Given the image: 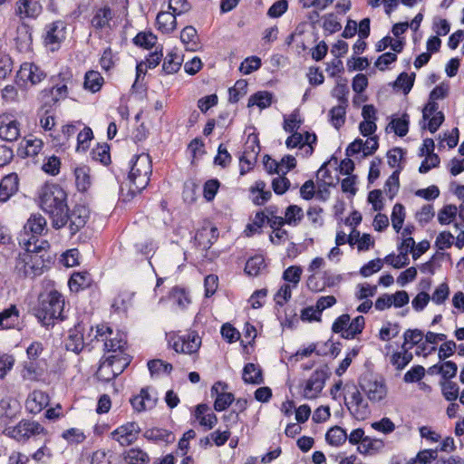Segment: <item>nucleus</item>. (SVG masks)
I'll use <instances>...</instances> for the list:
<instances>
[{
    "instance_id": "nucleus-59",
    "label": "nucleus",
    "mask_w": 464,
    "mask_h": 464,
    "mask_svg": "<svg viewBox=\"0 0 464 464\" xmlns=\"http://www.w3.org/2000/svg\"><path fill=\"white\" fill-rule=\"evenodd\" d=\"M424 334L419 329L407 330L404 334V343L401 348H404L410 344L409 348H412L414 345L419 344L423 340Z\"/></svg>"
},
{
    "instance_id": "nucleus-62",
    "label": "nucleus",
    "mask_w": 464,
    "mask_h": 464,
    "mask_svg": "<svg viewBox=\"0 0 464 464\" xmlns=\"http://www.w3.org/2000/svg\"><path fill=\"white\" fill-rule=\"evenodd\" d=\"M62 437L72 444H79L85 440L86 436L83 431L77 428H71L64 430L62 434Z\"/></svg>"
},
{
    "instance_id": "nucleus-37",
    "label": "nucleus",
    "mask_w": 464,
    "mask_h": 464,
    "mask_svg": "<svg viewBox=\"0 0 464 464\" xmlns=\"http://www.w3.org/2000/svg\"><path fill=\"white\" fill-rule=\"evenodd\" d=\"M104 82L103 77L97 71H88L84 76L83 87L92 92H97L101 90Z\"/></svg>"
},
{
    "instance_id": "nucleus-1",
    "label": "nucleus",
    "mask_w": 464,
    "mask_h": 464,
    "mask_svg": "<svg viewBox=\"0 0 464 464\" xmlns=\"http://www.w3.org/2000/svg\"><path fill=\"white\" fill-rule=\"evenodd\" d=\"M38 201L41 209L49 216L53 227L60 229L66 225L67 193L60 185H43L38 191Z\"/></svg>"
},
{
    "instance_id": "nucleus-23",
    "label": "nucleus",
    "mask_w": 464,
    "mask_h": 464,
    "mask_svg": "<svg viewBox=\"0 0 464 464\" xmlns=\"http://www.w3.org/2000/svg\"><path fill=\"white\" fill-rule=\"evenodd\" d=\"M194 417L205 430H211L218 423V417L207 404H198L194 411Z\"/></svg>"
},
{
    "instance_id": "nucleus-52",
    "label": "nucleus",
    "mask_w": 464,
    "mask_h": 464,
    "mask_svg": "<svg viewBox=\"0 0 464 464\" xmlns=\"http://www.w3.org/2000/svg\"><path fill=\"white\" fill-rule=\"evenodd\" d=\"M458 213V208L455 205L449 204L444 206L438 213V221L440 225L450 224Z\"/></svg>"
},
{
    "instance_id": "nucleus-64",
    "label": "nucleus",
    "mask_w": 464,
    "mask_h": 464,
    "mask_svg": "<svg viewBox=\"0 0 464 464\" xmlns=\"http://www.w3.org/2000/svg\"><path fill=\"white\" fill-rule=\"evenodd\" d=\"M60 168H61V160L58 157H56L54 155L48 157L44 160V162L42 166V169L45 173L52 175V176H56L57 174H59Z\"/></svg>"
},
{
    "instance_id": "nucleus-15",
    "label": "nucleus",
    "mask_w": 464,
    "mask_h": 464,
    "mask_svg": "<svg viewBox=\"0 0 464 464\" xmlns=\"http://www.w3.org/2000/svg\"><path fill=\"white\" fill-rule=\"evenodd\" d=\"M20 136V123L13 115L4 113L0 115V139L6 141H14Z\"/></svg>"
},
{
    "instance_id": "nucleus-53",
    "label": "nucleus",
    "mask_w": 464,
    "mask_h": 464,
    "mask_svg": "<svg viewBox=\"0 0 464 464\" xmlns=\"http://www.w3.org/2000/svg\"><path fill=\"white\" fill-rule=\"evenodd\" d=\"M148 368L152 376L160 375L163 373H170L172 371V365L165 362L162 360H151L148 362Z\"/></svg>"
},
{
    "instance_id": "nucleus-32",
    "label": "nucleus",
    "mask_w": 464,
    "mask_h": 464,
    "mask_svg": "<svg viewBox=\"0 0 464 464\" xmlns=\"http://www.w3.org/2000/svg\"><path fill=\"white\" fill-rule=\"evenodd\" d=\"M176 16L171 12H160L156 18L158 29L164 34L173 32L177 25Z\"/></svg>"
},
{
    "instance_id": "nucleus-22",
    "label": "nucleus",
    "mask_w": 464,
    "mask_h": 464,
    "mask_svg": "<svg viewBox=\"0 0 464 464\" xmlns=\"http://www.w3.org/2000/svg\"><path fill=\"white\" fill-rule=\"evenodd\" d=\"M49 404V396L39 390L32 392L25 401L26 410L33 414L41 412Z\"/></svg>"
},
{
    "instance_id": "nucleus-25",
    "label": "nucleus",
    "mask_w": 464,
    "mask_h": 464,
    "mask_svg": "<svg viewBox=\"0 0 464 464\" xmlns=\"http://www.w3.org/2000/svg\"><path fill=\"white\" fill-rule=\"evenodd\" d=\"M42 12L41 5L34 0H18L15 14L21 19L36 18Z\"/></svg>"
},
{
    "instance_id": "nucleus-27",
    "label": "nucleus",
    "mask_w": 464,
    "mask_h": 464,
    "mask_svg": "<svg viewBox=\"0 0 464 464\" xmlns=\"http://www.w3.org/2000/svg\"><path fill=\"white\" fill-rule=\"evenodd\" d=\"M130 403L134 411L140 412L153 408L156 398L150 393L148 388H142L140 394L130 399Z\"/></svg>"
},
{
    "instance_id": "nucleus-2",
    "label": "nucleus",
    "mask_w": 464,
    "mask_h": 464,
    "mask_svg": "<svg viewBox=\"0 0 464 464\" xmlns=\"http://www.w3.org/2000/svg\"><path fill=\"white\" fill-rule=\"evenodd\" d=\"M46 241H41L40 245L27 239L24 243V252L20 254L17 260L15 268L23 273L25 276H35L42 274L44 267V260L38 253L45 248Z\"/></svg>"
},
{
    "instance_id": "nucleus-50",
    "label": "nucleus",
    "mask_w": 464,
    "mask_h": 464,
    "mask_svg": "<svg viewBox=\"0 0 464 464\" xmlns=\"http://www.w3.org/2000/svg\"><path fill=\"white\" fill-rule=\"evenodd\" d=\"M302 273L303 270L301 266H291L284 271L282 277L285 282L288 283L287 285L296 288L301 280Z\"/></svg>"
},
{
    "instance_id": "nucleus-57",
    "label": "nucleus",
    "mask_w": 464,
    "mask_h": 464,
    "mask_svg": "<svg viewBox=\"0 0 464 464\" xmlns=\"http://www.w3.org/2000/svg\"><path fill=\"white\" fill-rule=\"evenodd\" d=\"M92 157L94 160L107 165L111 162L110 148L106 144L98 145L92 150Z\"/></svg>"
},
{
    "instance_id": "nucleus-3",
    "label": "nucleus",
    "mask_w": 464,
    "mask_h": 464,
    "mask_svg": "<svg viewBox=\"0 0 464 464\" xmlns=\"http://www.w3.org/2000/svg\"><path fill=\"white\" fill-rule=\"evenodd\" d=\"M152 173V164L149 154L141 153L130 162L129 172L130 190L132 194L141 192L149 184Z\"/></svg>"
},
{
    "instance_id": "nucleus-38",
    "label": "nucleus",
    "mask_w": 464,
    "mask_h": 464,
    "mask_svg": "<svg viewBox=\"0 0 464 464\" xmlns=\"http://www.w3.org/2000/svg\"><path fill=\"white\" fill-rule=\"evenodd\" d=\"M180 40L187 50L195 51L198 48V34L193 26H186L180 33Z\"/></svg>"
},
{
    "instance_id": "nucleus-28",
    "label": "nucleus",
    "mask_w": 464,
    "mask_h": 464,
    "mask_svg": "<svg viewBox=\"0 0 464 464\" xmlns=\"http://www.w3.org/2000/svg\"><path fill=\"white\" fill-rule=\"evenodd\" d=\"M45 227L46 220L43 216L39 214L32 215L24 225V230L33 233V235L28 239H31L32 242L36 241V245H40L41 241L37 236L43 233Z\"/></svg>"
},
{
    "instance_id": "nucleus-11",
    "label": "nucleus",
    "mask_w": 464,
    "mask_h": 464,
    "mask_svg": "<svg viewBox=\"0 0 464 464\" xmlns=\"http://www.w3.org/2000/svg\"><path fill=\"white\" fill-rule=\"evenodd\" d=\"M285 141V145L288 149L299 148L302 150L304 157H309L314 152L313 145L316 142V135L314 133L304 132L301 133L298 131L291 132Z\"/></svg>"
},
{
    "instance_id": "nucleus-36",
    "label": "nucleus",
    "mask_w": 464,
    "mask_h": 464,
    "mask_svg": "<svg viewBox=\"0 0 464 464\" xmlns=\"http://www.w3.org/2000/svg\"><path fill=\"white\" fill-rule=\"evenodd\" d=\"M347 106V104L339 103L329 111V121L336 130L345 123Z\"/></svg>"
},
{
    "instance_id": "nucleus-39",
    "label": "nucleus",
    "mask_w": 464,
    "mask_h": 464,
    "mask_svg": "<svg viewBox=\"0 0 464 464\" xmlns=\"http://www.w3.org/2000/svg\"><path fill=\"white\" fill-rule=\"evenodd\" d=\"M90 284L91 276L87 272L73 273L69 280L70 289L75 292L88 287Z\"/></svg>"
},
{
    "instance_id": "nucleus-35",
    "label": "nucleus",
    "mask_w": 464,
    "mask_h": 464,
    "mask_svg": "<svg viewBox=\"0 0 464 464\" xmlns=\"http://www.w3.org/2000/svg\"><path fill=\"white\" fill-rule=\"evenodd\" d=\"M75 184L79 191H86L91 184L90 169L87 166H80L74 169Z\"/></svg>"
},
{
    "instance_id": "nucleus-14",
    "label": "nucleus",
    "mask_w": 464,
    "mask_h": 464,
    "mask_svg": "<svg viewBox=\"0 0 464 464\" xmlns=\"http://www.w3.org/2000/svg\"><path fill=\"white\" fill-rule=\"evenodd\" d=\"M89 217L90 210L83 205H75L70 212L68 211L66 225H69L71 234L74 235L82 228L86 225Z\"/></svg>"
},
{
    "instance_id": "nucleus-17",
    "label": "nucleus",
    "mask_w": 464,
    "mask_h": 464,
    "mask_svg": "<svg viewBox=\"0 0 464 464\" xmlns=\"http://www.w3.org/2000/svg\"><path fill=\"white\" fill-rule=\"evenodd\" d=\"M325 380L326 374L324 371H314L304 383V397L306 399L316 398L324 387Z\"/></svg>"
},
{
    "instance_id": "nucleus-58",
    "label": "nucleus",
    "mask_w": 464,
    "mask_h": 464,
    "mask_svg": "<svg viewBox=\"0 0 464 464\" xmlns=\"http://www.w3.org/2000/svg\"><path fill=\"white\" fill-rule=\"evenodd\" d=\"M295 287H293L290 285L284 284L275 294L274 300L276 304L283 306L285 304L292 296V290Z\"/></svg>"
},
{
    "instance_id": "nucleus-8",
    "label": "nucleus",
    "mask_w": 464,
    "mask_h": 464,
    "mask_svg": "<svg viewBox=\"0 0 464 464\" xmlns=\"http://www.w3.org/2000/svg\"><path fill=\"white\" fill-rule=\"evenodd\" d=\"M168 343L176 353L193 354L198 353L201 346V337L196 332L183 335L171 333L168 335Z\"/></svg>"
},
{
    "instance_id": "nucleus-42",
    "label": "nucleus",
    "mask_w": 464,
    "mask_h": 464,
    "mask_svg": "<svg viewBox=\"0 0 464 464\" xmlns=\"http://www.w3.org/2000/svg\"><path fill=\"white\" fill-rule=\"evenodd\" d=\"M183 62L182 56L179 53L170 52L165 57L162 69L167 74L177 72Z\"/></svg>"
},
{
    "instance_id": "nucleus-20",
    "label": "nucleus",
    "mask_w": 464,
    "mask_h": 464,
    "mask_svg": "<svg viewBox=\"0 0 464 464\" xmlns=\"http://www.w3.org/2000/svg\"><path fill=\"white\" fill-rule=\"evenodd\" d=\"M424 120H429L428 129L434 133L444 121V115L438 111V104L435 102H429L422 111Z\"/></svg>"
},
{
    "instance_id": "nucleus-10",
    "label": "nucleus",
    "mask_w": 464,
    "mask_h": 464,
    "mask_svg": "<svg viewBox=\"0 0 464 464\" xmlns=\"http://www.w3.org/2000/svg\"><path fill=\"white\" fill-rule=\"evenodd\" d=\"M46 77L45 72L33 63H24L16 73L15 82L22 88L40 83Z\"/></svg>"
},
{
    "instance_id": "nucleus-44",
    "label": "nucleus",
    "mask_w": 464,
    "mask_h": 464,
    "mask_svg": "<svg viewBox=\"0 0 464 464\" xmlns=\"http://www.w3.org/2000/svg\"><path fill=\"white\" fill-rule=\"evenodd\" d=\"M24 154L27 157H34L39 154L44 147V142L41 139L34 136H28L24 140Z\"/></svg>"
},
{
    "instance_id": "nucleus-40",
    "label": "nucleus",
    "mask_w": 464,
    "mask_h": 464,
    "mask_svg": "<svg viewBox=\"0 0 464 464\" xmlns=\"http://www.w3.org/2000/svg\"><path fill=\"white\" fill-rule=\"evenodd\" d=\"M124 459L127 464H148L149 455L139 448H131L124 453Z\"/></svg>"
},
{
    "instance_id": "nucleus-41",
    "label": "nucleus",
    "mask_w": 464,
    "mask_h": 464,
    "mask_svg": "<svg viewBox=\"0 0 464 464\" xmlns=\"http://www.w3.org/2000/svg\"><path fill=\"white\" fill-rule=\"evenodd\" d=\"M325 440L328 444L338 447L346 441L347 434L343 428L334 426L328 430L325 434Z\"/></svg>"
},
{
    "instance_id": "nucleus-30",
    "label": "nucleus",
    "mask_w": 464,
    "mask_h": 464,
    "mask_svg": "<svg viewBox=\"0 0 464 464\" xmlns=\"http://www.w3.org/2000/svg\"><path fill=\"white\" fill-rule=\"evenodd\" d=\"M58 78L62 80L63 83H57L51 89V94L54 102L67 97L68 84L72 82V74L69 70L60 72Z\"/></svg>"
},
{
    "instance_id": "nucleus-45",
    "label": "nucleus",
    "mask_w": 464,
    "mask_h": 464,
    "mask_svg": "<svg viewBox=\"0 0 464 464\" xmlns=\"http://www.w3.org/2000/svg\"><path fill=\"white\" fill-rule=\"evenodd\" d=\"M365 320L362 315L355 317L353 321L350 320L347 330L343 334L345 339H353L357 334H361L364 328Z\"/></svg>"
},
{
    "instance_id": "nucleus-56",
    "label": "nucleus",
    "mask_w": 464,
    "mask_h": 464,
    "mask_svg": "<svg viewBox=\"0 0 464 464\" xmlns=\"http://www.w3.org/2000/svg\"><path fill=\"white\" fill-rule=\"evenodd\" d=\"M450 293L449 285L447 283H441L433 291L430 300L435 304H442L449 298Z\"/></svg>"
},
{
    "instance_id": "nucleus-31",
    "label": "nucleus",
    "mask_w": 464,
    "mask_h": 464,
    "mask_svg": "<svg viewBox=\"0 0 464 464\" xmlns=\"http://www.w3.org/2000/svg\"><path fill=\"white\" fill-rule=\"evenodd\" d=\"M242 379L248 384H262L264 382L263 371L258 364L248 362L243 368Z\"/></svg>"
},
{
    "instance_id": "nucleus-19",
    "label": "nucleus",
    "mask_w": 464,
    "mask_h": 464,
    "mask_svg": "<svg viewBox=\"0 0 464 464\" xmlns=\"http://www.w3.org/2000/svg\"><path fill=\"white\" fill-rule=\"evenodd\" d=\"M227 384L222 382H217L211 388V394L216 395L214 409L217 411L226 410L234 401V395L227 392Z\"/></svg>"
},
{
    "instance_id": "nucleus-9",
    "label": "nucleus",
    "mask_w": 464,
    "mask_h": 464,
    "mask_svg": "<svg viewBox=\"0 0 464 464\" xmlns=\"http://www.w3.org/2000/svg\"><path fill=\"white\" fill-rule=\"evenodd\" d=\"M4 432L19 442H24L32 437L46 433L40 423L26 420H22L14 427L6 428Z\"/></svg>"
},
{
    "instance_id": "nucleus-26",
    "label": "nucleus",
    "mask_w": 464,
    "mask_h": 464,
    "mask_svg": "<svg viewBox=\"0 0 464 464\" xmlns=\"http://www.w3.org/2000/svg\"><path fill=\"white\" fill-rule=\"evenodd\" d=\"M44 362L39 360H28L24 362L22 370V377L26 381H37L44 372Z\"/></svg>"
},
{
    "instance_id": "nucleus-4",
    "label": "nucleus",
    "mask_w": 464,
    "mask_h": 464,
    "mask_svg": "<svg viewBox=\"0 0 464 464\" xmlns=\"http://www.w3.org/2000/svg\"><path fill=\"white\" fill-rule=\"evenodd\" d=\"M64 299L57 291H51L42 298L36 309V316L44 325H50L54 319L63 320Z\"/></svg>"
},
{
    "instance_id": "nucleus-18",
    "label": "nucleus",
    "mask_w": 464,
    "mask_h": 464,
    "mask_svg": "<svg viewBox=\"0 0 464 464\" xmlns=\"http://www.w3.org/2000/svg\"><path fill=\"white\" fill-rule=\"evenodd\" d=\"M44 43L52 45L51 50L54 51L65 39V25L62 21H56L48 24L45 28Z\"/></svg>"
},
{
    "instance_id": "nucleus-49",
    "label": "nucleus",
    "mask_w": 464,
    "mask_h": 464,
    "mask_svg": "<svg viewBox=\"0 0 464 464\" xmlns=\"http://www.w3.org/2000/svg\"><path fill=\"white\" fill-rule=\"evenodd\" d=\"M247 92V82L244 79L236 82L235 85L228 90L229 102H237Z\"/></svg>"
},
{
    "instance_id": "nucleus-33",
    "label": "nucleus",
    "mask_w": 464,
    "mask_h": 464,
    "mask_svg": "<svg viewBox=\"0 0 464 464\" xmlns=\"http://www.w3.org/2000/svg\"><path fill=\"white\" fill-rule=\"evenodd\" d=\"M384 448V443L380 439H373L366 436L362 442L358 445V451L364 455H373Z\"/></svg>"
},
{
    "instance_id": "nucleus-55",
    "label": "nucleus",
    "mask_w": 464,
    "mask_h": 464,
    "mask_svg": "<svg viewBox=\"0 0 464 464\" xmlns=\"http://www.w3.org/2000/svg\"><path fill=\"white\" fill-rule=\"evenodd\" d=\"M438 457V450H423L417 456L411 459L408 464H430Z\"/></svg>"
},
{
    "instance_id": "nucleus-54",
    "label": "nucleus",
    "mask_w": 464,
    "mask_h": 464,
    "mask_svg": "<svg viewBox=\"0 0 464 464\" xmlns=\"http://www.w3.org/2000/svg\"><path fill=\"white\" fill-rule=\"evenodd\" d=\"M157 37L150 32L139 33L133 39V43L145 49H150L155 45Z\"/></svg>"
},
{
    "instance_id": "nucleus-46",
    "label": "nucleus",
    "mask_w": 464,
    "mask_h": 464,
    "mask_svg": "<svg viewBox=\"0 0 464 464\" xmlns=\"http://www.w3.org/2000/svg\"><path fill=\"white\" fill-rule=\"evenodd\" d=\"M409 116L403 114L400 118L392 119L388 127L398 136L404 137L409 131Z\"/></svg>"
},
{
    "instance_id": "nucleus-51",
    "label": "nucleus",
    "mask_w": 464,
    "mask_h": 464,
    "mask_svg": "<svg viewBox=\"0 0 464 464\" xmlns=\"http://www.w3.org/2000/svg\"><path fill=\"white\" fill-rule=\"evenodd\" d=\"M391 219L392 227L396 232H399L405 219V208L401 203H396L393 206Z\"/></svg>"
},
{
    "instance_id": "nucleus-24",
    "label": "nucleus",
    "mask_w": 464,
    "mask_h": 464,
    "mask_svg": "<svg viewBox=\"0 0 464 464\" xmlns=\"http://www.w3.org/2000/svg\"><path fill=\"white\" fill-rule=\"evenodd\" d=\"M19 179L16 173L5 176L0 182V202H6L18 191Z\"/></svg>"
},
{
    "instance_id": "nucleus-48",
    "label": "nucleus",
    "mask_w": 464,
    "mask_h": 464,
    "mask_svg": "<svg viewBox=\"0 0 464 464\" xmlns=\"http://www.w3.org/2000/svg\"><path fill=\"white\" fill-rule=\"evenodd\" d=\"M266 267L265 258L262 256L250 257L246 264L245 272L249 276H257Z\"/></svg>"
},
{
    "instance_id": "nucleus-61",
    "label": "nucleus",
    "mask_w": 464,
    "mask_h": 464,
    "mask_svg": "<svg viewBox=\"0 0 464 464\" xmlns=\"http://www.w3.org/2000/svg\"><path fill=\"white\" fill-rule=\"evenodd\" d=\"M302 124L301 117L298 111H293L288 116H285L284 130L286 132L297 131Z\"/></svg>"
},
{
    "instance_id": "nucleus-12",
    "label": "nucleus",
    "mask_w": 464,
    "mask_h": 464,
    "mask_svg": "<svg viewBox=\"0 0 464 464\" xmlns=\"http://www.w3.org/2000/svg\"><path fill=\"white\" fill-rule=\"evenodd\" d=\"M84 331L85 325L82 323L77 324L74 328L69 330L68 336L65 340V347L68 351L79 353L82 351L85 343L93 341V339L89 340L90 335L84 337Z\"/></svg>"
},
{
    "instance_id": "nucleus-16",
    "label": "nucleus",
    "mask_w": 464,
    "mask_h": 464,
    "mask_svg": "<svg viewBox=\"0 0 464 464\" xmlns=\"http://www.w3.org/2000/svg\"><path fill=\"white\" fill-rule=\"evenodd\" d=\"M118 362H121V360H116V355H111L103 361L97 371L98 379L103 382H110L121 374L127 365V360L124 359L123 363L117 367V371H114V365Z\"/></svg>"
},
{
    "instance_id": "nucleus-60",
    "label": "nucleus",
    "mask_w": 464,
    "mask_h": 464,
    "mask_svg": "<svg viewBox=\"0 0 464 464\" xmlns=\"http://www.w3.org/2000/svg\"><path fill=\"white\" fill-rule=\"evenodd\" d=\"M261 66V59L257 56H250L246 58L240 64L239 71L243 74H250L258 70Z\"/></svg>"
},
{
    "instance_id": "nucleus-6",
    "label": "nucleus",
    "mask_w": 464,
    "mask_h": 464,
    "mask_svg": "<svg viewBox=\"0 0 464 464\" xmlns=\"http://www.w3.org/2000/svg\"><path fill=\"white\" fill-rule=\"evenodd\" d=\"M361 391L372 403L384 401L388 395V386L385 379L378 374H364L360 378Z\"/></svg>"
},
{
    "instance_id": "nucleus-43",
    "label": "nucleus",
    "mask_w": 464,
    "mask_h": 464,
    "mask_svg": "<svg viewBox=\"0 0 464 464\" xmlns=\"http://www.w3.org/2000/svg\"><path fill=\"white\" fill-rule=\"evenodd\" d=\"M272 103V94L268 92H257L248 99V107L257 106L260 109H266Z\"/></svg>"
},
{
    "instance_id": "nucleus-47",
    "label": "nucleus",
    "mask_w": 464,
    "mask_h": 464,
    "mask_svg": "<svg viewBox=\"0 0 464 464\" xmlns=\"http://www.w3.org/2000/svg\"><path fill=\"white\" fill-rule=\"evenodd\" d=\"M457 364L451 361L444 362L440 364H435L430 368L431 373H440L443 378H452L457 373Z\"/></svg>"
},
{
    "instance_id": "nucleus-29",
    "label": "nucleus",
    "mask_w": 464,
    "mask_h": 464,
    "mask_svg": "<svg viewBox=\"0 0 464 464\" xmlns=\"http://www.w3.org/2000/svg\"><path fill=\"white\" fill-rule=\"evenodd\" d=\"M112 19V10L109 6H104L95 12L91 24L97 30L111 29V22Z\"/></svg>"
},
{
    "instance_id": "nucleus-5",
    "label": "nucleus",
    "mask_w": 464,
    "mask_h": 464,
    "mask_svg": "<svg viewBox=\"0 0 464 464\" xmlns=\"http://www.w3.org/2000/svg\"><path fill=\"white\" fill-rule=\"evenodd\" d=\"M94 339L103 343L107 353H119L118 355H125L124 349L127 344L125 334L121 331H113L106 324H99L95 328Z\"/></svg>"
},
{
    "instance_id": "nucleus-34",
    "label": "nucleus",
    "mask_w": 464,
    "mask_h": 464,
    "mask_svg": "<svg viewBox=\"0 0 464 464\" xmlns=\"http://www.w3.org/2000/svg\"><path fill=\"white\" fill-rule=\"evenodd\" d=\"M18 319L19 311L15 305L12 304L10 307L0 313V328H13L18 323Z\"/></svg>"
},
{
    "instance_id": "nucleus-21",
    "label": "nucleus",
    "mask_w": 464,
    "mask_h": 464,
    "mask_svg": "<svg viewBox=\"0 0 464 464\" xmlns=\"http://www.w3.org/2000/svg\"><path fill=\"white\" fill-rule=\"evenodd\" d=\"M260 147L258 145V140L256 136H249L246 142V148L244 151L243 156L240 158L241 164V174H245L248 169H251L252 160L256 159L258 154Z\"/></svg>"
},
{
    "instance_id": "nucleus-7",
    "label": "nucleus",
    "mask_w": 464,
    "mask_h": 464,
    "mask_svg": "<svg viewBox=\"0 0 464 464\" xmlns=\"http://www.w3.org/2000/svg\"><path fill=\"white\" fill-rule=\"evenodd\" d=\"M345 391L344 401L345 405L350 413L356 420H365L369 414V405L360 392V390L354 384H346L343 387Z\"/></svg>"
},
{
    "instance_id": "nucleus-63",
    "label": "nucleus",
    "mask_w": 464,
    "mask_h": 464,
    "mask_svg": "<svg viewBox=\"0 0 464 464\" xmlns=\"http://www.w3.org/2000/svg\"><path fill=\"white\" fill-rule=\"evenodd\" d=\"M303 218V210L296 205L289 206L285 212V222L288 225H296Z\"/></svg>"
},
{
    "instance_id": "nucleus-13",
    "label": "nucleus",
    "mask_w": 464,
    "mask_h": 464,
    "mask_svg": "<svg viewBox=\"0 0 464 464\" xmlns=\"http://www.w3.org/2000/svg\"><path fill=\"white\" fill-rule=\"evenodd\" d=\"M140 428L137 422H127L111 432V438L121 446H129L138 439Z\"/></svg>"
}]
</instances>
